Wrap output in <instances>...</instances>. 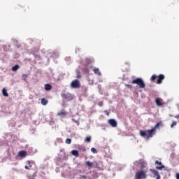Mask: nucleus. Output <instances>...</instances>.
Returning <instances> with one entry per match:
<instances>
[{"instance_id":"1","label":"nucleus","mask_w":179,"mask_h":179,"mask_svg":"<svg viewBox=\"0 0 179 179\" xmlns=\"http://www.w3.org/2000/svg\"><path fill=\"white\" fill-rule=\"evenodd\" d=\"M140 135L143 138H146V139H150V138H153V135H156L155 131L151 129L150 130H141Z\"/></svg>"},{"instance_id":"2","label":"nucleus","mask_w":179,"mask_h":179,"mask_svg":"<svg viewBox=\"0 0 179 179\" xmlns=\"http://www.w3.org/2000/svg\"><path fill=\"white\" fill-rule=\"evenodd\" d=\"M131 83L133 85H138L140 89H145V87H146V85L145 84V82H143V80H142V78H136L131 81Z\"/></svg>"},{"instance_id":"3","label":"nucleus","mask_w":179,"mask_h":179,"mask_svg":"<svg viewBox=\"0 0 179 179\" xmlns=\"http://www.w3.org/2000/svg\"><path fill=\"white\" fill-rule=\"evenodd\" d=\"M147 173V171H138L136 172L134 179H145L148 177Z\"/></svg>"},{"instance_id":"4","label":"nucleus","mask_w":179,"mask_h":179,"mask_svg":"<svg viewBox=\"0 0 179 179\" xmlns=\"http://www.w3.org/2000/svg\"><path fill=\"white\" fill-rule=\"evenodd\" d=\"M62 99L66 100V101H71L73 100V95L69 92L63 93L62 94Z\"/></svg>"},{"instance_id":"5","label":"nucleus","mask_w":179,"mask_h":179,"mask_svg":"<svg viewBox=\"0 0 179 179\" xmlns=\"http://www.w3.org/2000/svg\"><path fill=\"white\" fill-rule=\"evenodd\" d=\"M71 86L73 89H79L80 87V83L78 80L71 82Z\"/></svg>"},{"instance_id":"6","label":"nucleus","mask_w":179,"mask_h":179,"mask_svg":"<svg viewBox=\"0 0 179 179\" xmlns=\"http://www.w3.org/2000/svg\"><path fill=\"white\" fill-rule=\"evenodd\" d=\"M163 80H164V75L160 74L158 76V79L157 80V85H162V83H163Z\"/></svg>"},{"instance_id":"7","label":"nucleus","mask_w":179,"mask_h":179,"mask_svg":"<svg viewBox=\"0 0 179 179\" xmlns=\"http://www.w3.org/2000/svg\"><path fill=\"white\" fill-rule=\"evenodd\" d=\"M155 103L157 106H158V107H162V106L164 104V103L163 102V99H162V98H157L155 99Z\"/></svg>"},{"instance_id":"8","label":"nucleus","mask_w":179,"mask_h":179,"mask_svg":"<svg viewBox=\"0 0 179 179\" xmlns=\"http://www.w3.org/2000/svg\"><path fill=\"white\" fill-rule=\"evenodd\" d=\"M150 170L152 173V174H154V177H156V179L161 178L160 173H159V171L155 169H150Z\"/></svg>"},{"instance_id":"9","label":"nucleus","mask_w":179,"mask_h":179,"mask_svg":"<svg viewBox=\"0 0 179 179\" xmlns=\"http://www.w3.org/2000/svg\"><path fill=\"white\" fill-rule=\"evenodd\" d=\"M108 124H110L111 125V127H113V128H117V121H115V120L114 119H110L108 120Z\"/></svg>"},{"instance_id":"10","label":"nucleus","mask_w":179,"mask_h":179,"mask_svg":"<svg viewBox=\"0 0 179 179\" xmlns=\"http://www.w3.org/2000/svg\"><path fill=\"white\" fill-rule=\"evenodd\" d=\"M57 115L59 117H66L68 115V113H66L65 110H62L57 113Z\"/></svg>"},{"instance_id":"11","label":"nucleus","mask_w":179,"mask_h":179,"mask_svg":"<svg viewBox=\"0 0 179 179\" xmlns=\"http://www.w3.org/2000/svg\"><path fill=\"white\" fill-rule=\"evenodd\" d=\"M159 127H163V122L159 121L152 128V129L155 131V134H156V129H159Z\"/></svg>"},{"instance_id":"12","label":"nucleus","mask_w":179,"mask_h":179,"mask_svg":"<svg viewBox=\"0 0 179 179\" xmlns=\"http://www.w3.org/2000/svg\"><path fill=\"white\" fill-rule=\"evenodd\" d=\"M18 155L20 156V157H26L27 152L24 150H22L19 152Z\"/></svg>"},{"instance_id":"13","label":"nucleus","mask_w":179,"mask_h":179,"mask_svg":"<svg viewBox=\"0 0 179 179\" xmlns=\"http://www.w3.org/2000/svg\"><path fill=\"white\" fill-rule=\"evenodd\" d=\"M44 87H45V90L48 92L52 89V85H51L50 84H45Z\"/></svg>"},{"instance_id":"14","label":"nucleus","mask_w":179,"mask_h":179,"mask_svg":"<svg viewBox=\"0 0 179 179\" xmlns=\"http://www.w3.org/2000/svg\"><path fill=\"white\" fill-rule=\"evenodd\" d=\"M41 103L42 106H47L48 104V100L45 99V98H42Z\"/></svg>"},{"instance_id":"15","label":"nucleus","mask_w":179,"mask_h":179,"mask_svg":"<svg viewBox=\"0 0 179 179\" xmlns=\"http://www.w3.org/2000/svg\"><path fill=\"white\" fill-rule=\"evenodd\" d=\"M93 71L96 75H98V76H101V72H100L99 68L94 69Z\"/></svg>"},{"instance_id":"16","label":"nucleus","mask_w":179,"mask_h":179,"mask_svg":"<svg viewBox=\"0 0 179 179\" xmlns=\"http://www.w3.org/2000/svg\"><path fill=\"white\" fill-rule=\"evenodd\" d=\"M71 155H73V156H76V157H78L79 156V151L76 150H73L71 151Z\"/></svg>"},{"instance_id":"17","label":"nucleus","mask_w":179,"mask_h":179,"mask_svg":"<svg viewBox=\"0 0 179 179\" xmlns=\"http://www.w3.org/2000/svg\"><path fill=\"white\" fill-rule=\"evenodd\" d=\"M2 94H3V96H4V97H9V94H8L6 89H5V88H3L2 90Z\"/></svg>"},{"instance_id":"18","label":"nucleus","mask_w":179,"mask_h":179,"mask_svg":"<svg viewBox=\"0 0 179 179\" xmlns=\"http://www.w3.org/2000/svg\"><path fill=\"white\" fill-rule=\"evenodd\" d=\"M85 164L87 167H89V169H92L93 167V162H90L89 161L85 162Z\"/></svg>"},{"instance_id":"19","label":"nucleus","mask_w":179,"mask_h":179,"mask_svg":"<svg viewBox=\"0 0 179 179\" xmlns=\"http://www.w3.org/2000/svg\"><path fill=\"white\" fill-rule=\"evenodd\" d=\"M19 68H20V66L17 64L15 65L14 66L12 67V71L13 72H16V71H17V69H19Z\"/></svg>"},{"instance_id":"20","label":"nucleus","mask_w":179,"mask_h":179,"mask_svg":"<svg viewBox=\"0 0 179 179\" xmlns=\"http://www.w3.org/2000/svg\"><path fill=\"white\" fill-rule=\"evenodd\" d=\"M85 142L87 143H90L92 142V137L90 136H87L85 139Z\"/></svg>"},{"instance_id":"21","label":"nucleus","mask_w":179,"mask_h":179,"mask_svg":"<svg viewBox=\"0 0 179 179\" xmlns=\"http://www.w3.org/2000/svg\"><path fill=\"white\" fill-rule=\"evenodd\" d=\"M36 177H37V173H34L32 175L29 176L28 179H34V178H36Z\"/></svg>"},{"instance_id":"22","label":"nucleus","mask_w":179,"mask_h":179,"mask_svg":"<svg viewBox=\"0 0 179 179\" xmlns=\"http://www.w3.org/2000/svg\"><path fill=\"white\" fill-rule=\"evenodd\" d=\"M157 78V76L156 75H152L150 80H152V82H155L156 80V78Z\"/></svg>"},{"instance_id":"23","label":"nucleus","mask_w":179,"mask_h":179,"mask_svg":"<svg viewBox=\"0 0 179 179\" xmlns=\"http://www.w3.org/2000/svg\"><path fill=\"white\" fill-rule=\"evenodd\" d=\"M72 143V139L71 138H67L66 140V143H67V145H71V143Z\"/></svg>"},{"instance_id":"24","label":"nucleus","mask_w":179,"mask_h":179,"mask_svg":"<svg viewBox=\"0 0 179 179\" xmlns=\"http://www.w3.org/2000/svg\"><path fill=\"white\" fill-rule=\"evenodd\" d=\"M157 170H163L164 169V166L162 165L161 166H156Z\"/></svg>"},{"instance_id":"25","label":"nucleus","mask_w":179,"mask_h":179,"mask_svg":"<svg viewBox=\"0 0 179 179\" xmlns=\"http://www.w3.org/2000/svg\"><path fill=\"white\" fill-rule=\"evenodd\" d=\"M91 152H92V153H95V154L97 153V150L94 148H91Z\"/></svg>"},{"instance_id":"26","label":"nucleus","mask_w":179,"mask_h":179,"mask_svg":"<svg viewBox=\"0 0 179 179\" xmlns=\"http://www.w3.org/2000/svg\"><path fill=\"white\" fill-rule=\"evenodd\" d=\"M175 125H177V122H173L171 124V128H174Z\"/></svg>"},{"instance_id":"27","label":"nucleus","mask_w":179,"mask_h":179,"mask_svg":"<svg viewBox=\"0 0 179 179\" xmlns=\"http://www.w3.org/2000/svg\"><path fill=\"white\" fill-rule=\"evenodd\" d=\"M22 78L23 80H26V79H27V75L23 74Z\"/></svg>"},{"instance_id":"28","label":"nucleus","mask_w":179,"mask_h":179,"mask_svg":"<svg viewBox=\"0 0 179 179\" xmlns=\"http://www.w3.org/2000/svg\"><path fill=\"white\" fill-rule=\"evenodd\" d=\"M72 121H73V122H76V124H77L78 127L79 125V121L76 120L75 119H72Z\"/></svg>"},{"instance_id":"29","label":"nucleus","mask_w":179,"mask_h":179,"mask_svg":"<svg viewBox=\"0 0 179 179\" xmlns=\"http://www.w3.org/2000/svg\"><path fill=\"white\" fill-rule=\"evenodd\" d=\"M155 164H159V166H162V162H159L158 160L155 161Z\"/></svg>"},{"instance_id":"30","label":"nucleus","mask_w":179,"mask_h":179,"mask_svg":"<svg viewBox=\"0 0 179 179\" xmlns=\"http://www.w3.org/2000/svg\"><path fill=\"white\" fill-rule=\"evenodd\" d=\"M103 101H100L99 102L98 106H99V107H103Z\"/></svg>"},{"instance_id":"31","label":"nucleus","mask_w":179,"mask_h":179,"mask_svg":"<svg viewBox=\"0 0 179 179\" xmlns=\"http://www.w3.org/2000/svg\"><path fill=\"white\" fill-rule=\"evenodd\" d=\"M77 78H78V79H79V78H80V72L77 73Z\"/></svg>"},{"instance_id":"32","label":"nucleus","mask_w":179,"mask_h":179,"mask_svg":"<svg viewBox=\"0 0 179 179\" xmlns=\"http://www.w3.org/2000/svg\"><path fill=\"white\" fill-rule=\"evenodd\" d=\"M125 86L126 87H132V85L128 84H126Z\"/></svg>"},{"instance_id":"33","label":"nucleus","mask_w":179,"mask_h":179,"mask_svg":"<svg viewBox=\"0 0 179 179\" xmlns=\"http://www.w3.org/2000/svg\"><path fill=\"white\" fill-rule=\"evenodd\" d=\"M104 113L106 114V115H110V113L107 110H105Z\"/></svg>"},{"instance_id":"34","label":"nucleus","mask_w":179,"mask_h":179,"mask_svg":"<svg viewBox=\"0 0 179 179\" xmlns=\"http://www.w3.org/2000/svg\"><path fill=\"white\" fill-rule=\"evenodd\" d=\"M24 169H25L26 170H30V168H29V166H28L27 165H26V166H24Z\"/></svg>"},{"instance_id":"35","label":"nucleus","mask_w":179,"mask_h":179,"mask_svg":"<svg viewBox=\"0 0 179 179\" xmlns=\"http://www.w3.org/2000/svg\"><path fill=\"white\" fill-rule=\"evenodd\" d=\"M176 179H179V173H176Z\"/></svg>"},{"instance_id":"36","label":"nucleus","mask_w":179,"mask_h":179,"mask_svg":"<svg viewBox=\"0 0 179 179\" xmlns=\"http://www.w3.org/2000/svg\"><path fill=\"white\" fill-rule=\"evenodd\" d=\"M175 118H177V120H178V118H179V115L175 116Z\"/></svg>"},{"instance_id":"37","label":"nucleus","mask_w":179,"mask_h":179,"mask_svg":"<svg viewBox=\"0 0 179 179\" xmlns=\"http://www.w3.org/2000/svg\"><path fill=\"white\" fill-rule=\"evenodd\" d=\"M30 163H31L30 161H27V164H30Z\"/></svg>"},{"instance_id":"38","label":"nucleus","mask_w":179,"mask_h":179,"mask_svg":"<svg viewBox=\"0 0 179 179\" xmlns=\"http://www.w3.org/2000/svg\"><path fill=\"white\" fill-rule=\"evenodd\" d=\"M84 152H86V148H84Z\"/></svg>"},{"instance_id":"39","label":"nucleus","mask_w":179,"mask_h":179,"mask_svg":"<svg viewBox=\"0 0 179 179\" xmlns=\"http://www.w3.org/2000/svg\"><path fill=\"white\" fill-rule=\"evenodd\" d=\"M29 167H31V165L29 164Z\"/></svg>"}]
</instances>
